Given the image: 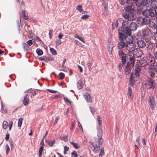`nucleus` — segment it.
Here are the masks:
<instances>
[{
	"mask_svg": "<svg viewBox=\"0 0 157 157\" xmlns=\"http://www.w3.org/2000/svg\"><path fill=\"white\" fill-rule=\"evenodd\" d=\"M129 22L127 21H124L122 23V27L121 29L119 30V35L122 39H123V37H125L124 33H127L129 34L131 33V31L129 27Z\"/></svg>",
	"mask_w": 157,
	"mask_h": 157,
	"instance_id": "nucleus-1",
	"label": "nucleus"
},
{
	"mask_svg": "<svg viewBox=\"0 0 157 157\" xmlns=\"http://www.w3.org/2000/svg\"><path fill=\"white\" fill-rule=\"evenodd\" d=\"M143 15L144 16L156 17L157 18V10L155 7H152L144 10L143 12Z\"/></svg>",
	"mask_w": 157,
	"mask_h": 157,
	"instance_id": "nucleus-2",
	"label": "nucleus"
},
{
	"mask_svg": "<svg viewBox=\"0 0 157 157\" xmlns=\"http://www.w3.org/2000/svg\"><path fill=\"white\" fill-rule=\"evenodd\" d=\"M122 63L123 65H124L126 62L127 59H129V62L132 64V65L133 66L134 65L135 59L133 57L130 55H126L121 57Z\"/></svg>",
	"mask_w": 157,
	"mask_h": 157,
	"instance_id": "nucleus-3",
	"label": "nucleus"
},
{
	"mask_svg": "<svg viewBox=\"0 0 157 157\" xmlns=\"http://www.w3.org/2000/svg\"><path fill=\"white\" fill-rule=\"evenodd\" d=\"M137 21L140 25H147L150 23L151 19L147 16L144 17H140L137 18Z\"/></svg>",
	"mask_w": 157,
	"mask_h": 157,
	"instance_id": "nucleus-4",
	"label": "nucleus"
},
{
	"mask_svg": "<svg viewBox=\"0 0 157 157\" xmlns=\"http://www.w3.org/2000/svg\"><path fill=\"white\" fill-rule=\"evenodd\" d=\"M123 17L128 21H132L135 20L136 18V14L133 12L128 11L123 14Z\"/></svg>",
	"mask_w": 157,
	"mask_h": 157,
	"instance_id": "nucleus-5",
	"label": "nucleus"
},
{
	"mask_svg": "<svg viewBox=\"0 0 157 157\" xmlns=\"http://www.w3.org/2000/svg\"><path fill=\"white\" fill-rule=\"evenodd\" d=\"M155 81L152 79L147 80L144 83V85L147 89L154 88L155 86Z\"/></svg>",
	"mask_w": 157,
	"mask_h": 157,
	"instance_id": "nucleus-6",
	"label": "nucleus"
},
{
	"mask_svg": "<svg viewBox=\"0 0 157 157\" xmlns=\"http://www.w3.org/2000/svg\"><path fill=\"white\" fill-rule=\"evenodd\" d=\"M126 49L129 52H133L135 49V45L132 43V40H129L128 41H126Z\"/></svg>",
	"mask_w": 157,
	"mask_h": 157,
	"instance_id": "nucleus-7",
	"label": "nucleus"
},
{
	"mask_svg": "<svg viewBox=\"0 0 157 157\" xmlns=\"http://www.w3.org/2000/svg\"><path fill=\"white\" fill-rule=\"evenodd\" d=\"M148 104L151 109L154 110L155 108L156 103L154 97L152 96H150L148 98Z\"/></svg>",
	"mask_w": 157,
	"mask_h": 157,
	"instance_id": "nucleus-8",
	"label": "nucleus"
},
{
	"mask_svg": "<svg viewBox=\"0 0 157 157\" xmlns=\"http://www.w3.org/2000/svg\"><path fill=\"white\" fill-rule=\"evenodd\" d=\"M100 118L99 117V144H101L103 141V139L102 138V131L101 130V121L100 120Z\"/></svg>",
	"mask_w": 157,
	"mask_h": 157,
	"instance_id": "nucleus-9",
	"label": "nucleus"
},
{
	"mask_svg": "<svg viewBox=\"0 0 157 157\" xmlns=\"http://www.w3.org/2000/svg\"><path fill=\"white\" fill-rule=\"evenodd\" d=\"M101 9L103 14L105 15L109 14V11L108 9V2L105 0L104 3H102Z\"/></svg>",
	"mask_w": 157,
	"mask_h": 157,
	"instance_id": "nucleus-10",
	"label": "nucleus"
},
{
	"mask_svg": "<svg viewBox=\"0 0 157 157\" xmlns=\"http://www.w3.org/2000/svg\"><path fill=\"white\" fill-rule=\"evenodd\" d=\"M146 41L144 40L139 39L137 41L138 47L141 48H144L146 47Z\"/></svg>",
	"mask_w": 157,
	"mask_h": 157,
	"instance_id": "nucleus-11",
	"label": "nucleus"
},
{
	"mask_svg": "<svg viewBox=\"0 0 157 157\" xmlns=\"http://www.w3.org/2000/svg\"><path fill=\"white\" fill-rule=\"evenodd\" d=\"M130 64L132 65L130 62H128L124 67V70L126 75H128L131 72L132 68Z\"/></svg>",
	"mask_w": 157,
	"mask_h": 157,
	"instance_id": "nucleus-12",
	"label": "nucleus"
},
{
	"mask_svg": "<svg viewBox=\"0 0 157 157\" xmlns=\"http://www.w3.org/2000/svg\"><path fill=\"white\" fill-rule=\"evenodd\" d=\"M107 49L109 51V53L110 55L112 54V51L113 47V42L111 39H110L108 40V44L107 45Z\"/></svg>",
	"mask_w": 157,
	"mask_h": 157,
	"instance_id": "nucleus-13",
	"label": "nucleus"
},
{
	"mask_svg": "<svg viewBox=\"0 0 157 157\" xmlns=\"http://www.w3.org/2000/svg\"><path fill=\"white\" fill-rule=\"evenodd\" d=\"M124 34V35L125 34V35H124V36L125 37H123L124 38L122 39L120 36H119L120 40H125L126 43V41H129V40H132V43H133V38L132 36H131V32L129 33V34H128L127 33H126Z\"/></svg>",
	"mask_w": 157,
	"mask_h": 157,
	"instance_id": "nucleus-14",
	"label": "nucleus"
},
{
	"mask_svg": "<svg viewBox=\"0 0 157 157\" xmlns=\"http://www.w3.org/2000/svg\"><path fill=\"white\" fill-rule=\"evenodd\" d=\"M133 55H135L137 58L141 57L142 55L143 52L139 48L136 49L133 51Z\"/></svg>",
	"mask_w": 157,
	"mask_h": 157,
	"instance_id": "nucleus-15",
	"label": "nucleus"
},
{
	"mask_svg": "<svg viewBox=\"0 0 157 157\" xmlns=\"http://www.w3.org/2000/svg\"><path fill=\"white\" fill-rule=\"evenodd\" d=\"M148 0H142L140 2H135L136 5V6H140L142 5L143 6H147L148 4Z\"/></svg>",
	"mask_w": 157,
	"mask_h": 157,
	"instance_id": "nucleus-16",
	"label": "nucleus"
},
{
	"mask_svg": "<svg viewBox=\"0 0 157 157\" xmlns=\"http://www.w3.org/2000/svg\"><path fill=\"white\" fill-rule=\"evenodd\" d=\"M126 6L125 8V10L127 12L128 11H129L130 10H132V3L130 1H128L127 2H126Z\"/></svg>",
	"mask_w": 157,
	"mask_h": 157,
	"instance_id": "nucleus-17",
	"label": "nucleus"
},
{
	"mask_svg": "<svg viewBox=\"0 0 157 157\" xmlns=\"http://www.w3.org/2000/svg\"><path fill=\"white\" fill-rule=\"evenodd\" d=\"M135 75L132 73H131L130 75V81L129 82V85L131 86H133L135 83Z\"/></svg>",
	"mask_w": 157,
	"mask_h": 157,
	"instance_id": "nucleus-18",
	"label": "nucleus"
},
{
	"mask_svg": "<svg viewBox=\"0 0 157 157\" xmlns=\"http://www.w3.org/2000/svg\"><path fill=\"white\" fill-rule=\"evenodd\" d=\"M84 97L86 101L87 102H90L92 101V98L89 94V93L86 92L83 94Z\"/></svg>",
	"mask_w": 157,
	"mask_h": 157,
	"instance_id": "nucleus-19",
	"label": "nucleus"
},
{
	"mask_svg": "<svg viewBox=\"0 0 157 157\" xmlns=\"http://www.w3.org/2000/svg\"><path fill=\"white\" fill-rule=\"evenodd\" d=\"M137 25L136 23L134 22H132L129 25V28L130 29V31H135L136 30L137 28Z\"/></svg>",
	"mask_w": 157,
	"mask_h": 157,
	"instance_id": "nucleus-20",
	"label": "nucleus"
},
{
	"mask_svg": "<svg viewBox=\"0 0 157 157\" xmlns=\"http://www.w3.org/2000/svg\"><path fill=\"white\" fill-rule=\"evenodd\" d=\"M28 97V94H26L24 96V100H23V104L25 106H27L29 103V100Z\"/></svg>",
	"mask_w": 157,
	"mask_h": 157,
	"instance_id": "nucleus-21",
	"label": "nucleus"
},
{
	"mask_svg": "<svg viewBox=\"0 0 157 157\" xmlns=\"http://www.w3.org/2000/svg\"><path fill=\"white\" fill-rule=\"evenodd\" d=\"M155 72L154 68H151V67H149L148 70V72L152 78H153L155 76Z\"/></svg>",
	"mask_w": 157,
	"mask_h": 157,
	"instance_id": "nucleus-22",
	"label": "nucleus"
},
{
	"mask_svg": "<svg viewBox=\"0 0 157 157\" xmlns=\"http://www.w3.org/2000/svg\"><path fill=\"white\" fill-rule=\"evenodd\" d=\"M148 63L151 66H153L155 63V60L154 58L151 56H150L149 59L148 60Z\"/></svg>",
	"mask_w": 157,
	"mask_h": 157,
	"instance_id": "nucleus-23",
	"label": "nucleus"
},
{
	"mask_svg": "<svg viewBox=\"0 0 157 157\" xmlns=\"http://www.w3.org/2000/svg\"><path fill=\"white\" fill-rule=\"evenodd\" d=\"M135 71V74L136 76H139L140 75L141 71L140 67L139 66L136 67Z\"/></svg>",
	"mask_w": 157,
	"mask_h": 157,
	"instance_id": "nucleus-24",
	"label": "nucleus"
},
{
	"mask_svg": "<svg viewBox=\"0 0 157 157\" xmlns=\"http://www.w3.org/2000/svg\"><path fill=\"white\" fill-rule=\"evenodd\" d=\"M127 95L129 98H131V99L133 98L132 89V88L130 87H128V88Z\"/></svg>",
	"mask_w": 157,
	"mask_h": 157,
	"instance_id": "nucleus-25",
	"label": "nucleus"
},
{
	"mask_svg": "<svg viewBox=\"0 0 157 157\" xmlns=\"http://www.w3.org/2000/svg\"><path fill=\"white\" fill-rule=\"evenodd\" d=\"M121 40V41L119 42L117 45V47L119 49H121L123 48L125 45V43L124 42V40Z\"/></svg>",
	"mask_w": 157,
	"mask_h": 157,
	"instance_id": "nucleus-26",
	"label": "nucleus"
},
{
	"mask_svg": "<svg viewBox=\"0 0 157 157\" xmlns=\"http://www.w3.org/2000/svg\"><path fill=\"white\" fill-rule=\"evenodd\" d=\"M137 6V13L139 14H140L142 13L143 14V12L144 11H143L144 9V6L140 5V6Z\"/></svg>",
	"mask_w": 157,
	"mask_h": 157,
	"instance_id": "nucleus-27",
	"label": "nucleus"
},
{
	"mask_svg": "<svg viewBox=\"0 0 157 157\" xmlns=\"http://www.w3.org/2000/svg\"><path fill=\"white\" fill-rule=\"evenodd\" d=\"M140 137H137L136 138V141L135 142V146L138 149H139L140 147Z\"/></svg>",
	"mask_w": 157,
	"mask_h": 157,
	"instance_id": "nucleus-28",
	"label": "nucleus"
},
{
	"mask_svg": "<svg viewBox=\"0 0 157 157\" xmlns=\"http://www.w3.org/2000/svg\"><path fill=\"white\" fill-rule=\"evenodd\" d=\"M140 63L141 67H144L147 65V62L145 59L142 58L140 61Z\"/></svg>",
	"mask_w": 157,
	"mask_h": 157,
	"instance_id": "nucleus-29",
	"label": "nucleus"
},
{
	"mask_svg": "<svg viewBox=\"0 0 157 157\" xmlns=\"http://www.w3.org/2000/svg\"><path fill=\"white\" fill-rule=\"evenodd\" d=\"M22 44L24 51H28L29 50V47L27 44L23 42L22 43Z\"/></svg>",
	"mask_w": 157,
	"mask_h": 157,
	"instance_id": "nucleus-30",
	"label": "nucleus"
},
{
	"mask_svg": "<svg viewBox=\"0 0 157 157\" xmlns=\"http://www.w3.org/2000/svg\"><path fill=\"white\" fill-rule=\"evenodd\" d=\"M118 26V22L117 20L114 21L112 24L113 29H114L115 28H117Z\"/></svg>",
	"mask_w": 157,
	"mask_h": 157,
	"instance_id": "nucleus-31",
	"label": "nucleus"
},
{
	"mask_svg": "<svg viewBox=\"0 0 157 157\" xmlns=\"http://www.w3.org/2000/svg\"><path fill=\"white\" fill-rule=\"evenodd\" d=\"M118 54L120 58H121L122 56H124L126 54L124 53L123 49H120L118 51Z\"/></svg>",
	"mask_w": 157,
	"mask_h": 157,
	"instance_id": "nucleus-32",
	"label": "nucleus"
},
{
	"mask_svg": "<svg viewBox=\"0 0 157 157\" xmlns=\"http://www.w3.org/2000/svg\"><path fill=\"white\" fill-rule=\"evenodd\" d=\"M70 143L71 144L73 147L76 149H78L80 148V146L78 145V143H75L71 141Z\"/></svg>",
	"mask_w": 157,
	"mask_h": 157,
	"instance_id": "nucleus-33",
	"label": "nucleus"
},
{
	"mask_svg": "<svg viewBox=\"0 0 157 157\" xmlns=\"http://www.w3.org/2000/svg\"><path fill=\"white\" fill-rule=\"evenodd\" d=\"M77 86L79 89H80L82 87V80H79L78 82Z\"/></svg>",
	"mask_w": 157,
	"mask_h": 157,
	"instance_id": "nucleus-34",
	"label": "nucleus"
},
{
	"mask_svg": "<svg viewBox=\"0 0 157 157\" xmlns=\"http://www.w3.org/2000/svg\"><path fill=\"white\" fill-rule=\"evenodd\" d=\"M8 123L6 121H4L2 123V128L4 129H6L7 128Z\"/></svg>",
	"mask_w": 157,
	"mask_h": 157,
	"instance_id": "nucleus-35",
	"label": "nucleus"
},
{
	"mask_svg": "<svg viewBox=\"0 0 157 157\" xmlns=\"http://www.w3.org/2000/svg\"><path fill=\"white\" fill-rule=\"evenodd\" d=\"M76 10L79 12L81 13L83 11L82 9V6L81 5H79L76 7Z\"/></svg>",
	"mask_w": 157,
	"mask_h": 157,
	"instance_id": "nucleus-36",
	"label": "nucleus"
},
{
	"mask_svg": "<svg viewBox=\"0 0 157 157\" xmlns=\"http://www.w3.org/2000/svg\"><path fill=\"white\" fill-rule=\"evenodd\" d=\"M21 13L23 15V18L25 20H28V16L26 15L25 11V10H22L21 12Z\"/></svg>",
	"mask_w": 157,
	"mask_h": 157,
	"instance_id": "nucleus-37",
	"label": "nucleus"
},
{
	"mask_svg": "<svg viewBox=\"0 0 157 157\" xmlns=\"http://www.w3.org/2000/svg\"><path fill=\"white\" fill-rule=\"evenodd\" d=\"M36 52L37 54L39 56H41L43 54V52L42 51V50L39 48H37L36 49Z\"/></svg>",
	"mask_w": 157,
	"mask_h": 157,
	"instance_id": "nucleus-38",
	"label": "nucleus"
},
{
	"mask_svg": "<svg viewBox=\"0 0 157 157\" xmlns=\"http://www.w3.org/2000/svg\"><path fill=\"white\" fill-rule=\"evenodd\" d=\"M50 51L54 55H57V53L55 49L54 48H50Z\"/></svg>",
	"mask_w": 157,
	"mask_h": 157,
	"instance_id": "nucleus-39",
	"label": "nucleus"
},
{
	"mask_svg": "<svg viewBox=\"0 0 157 157\" xmlns=\"http://www.w3.org/2000/svg\"><path fill=\"white\" fill-rule=\"evenodd\" d=\"M23 120V119L21 117L19 119L18 123V127H21Z\"/></svg>",
	"mask_w": 157,
	"mask_h": 157,
	"instance_id": "nucleus-40",
	"label": "nucleus"
},
{
	"mask_svg": "<svg viewBox=\"0 0 157 157\" xmlns=\"http://www.w3.org/2000/svg\"><path fill=\"white\" fill-rule=\"evenodd\" d=\"M56 142L55 140H53L52 141H50L48 143V144L50 147L53 146Z\"/></svg>",
	"mask_w": 157,
	"mask_h": 157,
	"instance_id": "nucleus-41",
	"label": "nucleus"
},
{
	"mask_svg": "<svg viewBox=\"0 0 157 157\" xmlns=\"http://www.w3.org/2000/svg\"><path fill=\"white\" fill-rule=\"evenodd\" d=\"M9 143L11 150H13L14 149V144L13 140H10Z\"/></svg>",
	"mask_w": 157,
	"mask_h": 157,
	"instance_id": "nucleus-42",
	"label": "nucleus"
},
{
	"mask_svg": "<svg viewBox=\"0 0 157 157\" xmlns=\"http://www.w3.org/2000/svg\"><path fill=\"white\" fill-rule=\"evenodd\" d=\"M43 146H41L39 150V156H40V155H42V151L43 150Z\"/></svg>",
	"mask_w": 157,
	"mask_h": 157,
	"instance_id": "nucleus-43",
	"label": "nucleus"
},
{
	"mask_svg": "<svg viewBox=\"0 0 157 157\" xmlns=\"http://www.w3.org/2000/svg\"><path fill=\"white\" fill-rule=\"evenodd\" d=\"M104 148L103 147L101 150L100 153L99 155V157H102L104 154Z\"/></svg>",
	"mask_w": 157,
	"mask_h": 157,
	"instance_id": "nucleus-44",
	"label": "nucleus"
},
{
	"mask_svg": "<svg viewBox=\"0 0 157 157\" xmlns=\"http://www.w3.org/2000/svg\"><path fill=\"white\" fill-rule=\"evenodd\" d=\"M5 149L6 154L7 155L9 153L10 151V147L8 144H6V145Z\"/></svg>",
	"mask_w": 157,
	"mask_h": 157,
	"instance_id": "nucleus-45",
	"label": "nucleus"
},
{
	"mask_svg": "<svg viewBox=\"0 0 157 157\" xmlns=\"http://www.w3.org/2000/svg\"><path fill=\"white\" fill-rule=\"evenodd\" d=\"M75 38H78L81 41L84 43V41L83 40V39L82 37L79 36L77 34L75 35Z\"/></svg>",
	"mask_w": 157,
	"mask_h": 157,
	"instance_id": "nucleus-46",
	"label": "nucleus"
},
{
	"mask_svg": "<svg viewBox=\"0 0 157 157\" xmlns=\"http://www.w3.org/2000/svg\"><path fill=\"white\" fill-rule=\"evenodd\" d=\"M59 75L60 77L59 79H63L64 78L65 75L62 72H60L59 74Z\"/></svg>",
	"mask_w": 157,
	"mask_h": 157,
	"instance_id": "nucleus-47",
	"label": "nucleus"
},
{
	"mask_svg": "<svg viewBox=\"0 0 157 157\" xmlns=\"http://www.w3.org/2000/svg\"><path fill=\"white\" fill-rule=\"evenodd\" d=\"M71 157H77L78 156V154L75 151H73L71 154Z\"/></svg>",
	"mask_w": 157,
	"mask_h": 157,
	"instance_id": "nucleus-48",
	"label": "nucleus"
},
{
	"mask_svg": "<svg viewBox=\"0 0 157 157\" xmlns=\"http://www.w3.org/2000/svg\"><path fill=\"white\" fill-rule=\"evenodd\" d=\"M60 138L62 140H63L65 142H66L68 140V136H64L61 137Z\"/></svg>",
	"mask_w": 157,
	"mask_h": 157,
	"instance_id": "nucleus-49",
	"label": "nucleus"
},
{
	"mask_svg": "<svg viewBox=\"0 0 157 157\" xmlns=\"http://www.w3.org/2000/svg\"><path fill=\"white\" fill-rule=\"evenodd\" d=\"M69 147H68L67 146H64L63 151L64 154H66L67 153V151L69 150Z\"/></svg>",
	"mask_w": 157,
	"mask_h": 157,
	"instance_id": "nucleus-50",
	"label": "nucleus"
},
{
	"mask_svg": "<svg viewBox=\"0 0 157 157\" xmlns=\"http://www.w3.org/2000/svg\"><path fill=\"white\" fill-rule=\"evenodd\" d=\"M124 65L122 63H119L118 65V69L119 71H121L122 67H123Z\"/></svg>",
	"mask_w": 157,
	"mask_h": 157,
	"instance_id": "nucleus-51",
	"label": "nucleus"
},
{
	"mask_svg": "<svg viewBox=\"0 0 157 157\" xmlns=\"http://www.w3.org/2000/svg\"><path fill=\"white\" fill-rule=\"evenodd\" d=\"M53 30L51 29L49 32V38L50 39H52L53 36Z\"/></svg>",
	"mask_w": 157,
	"mask_h": 157,
	"instance_id": "nucleus-52",
	"label": "nucleus"
},
{
	"mask_svg": "<svg viewBox=\"0 0 157 157\" xmlns=\"http://www.w3.org/2000/svg\"><path fill=\"white\" fill-rule=\"evenodd\" d=\"M92 63L91 62H88L87 64L88 68H89V70L90 69L91 67L92 66Z\"/></svg>",
	"mask_w": 157,
	"mask_h": 157,
	"instance_id": "nucleus-53",
	"label": "nucleus"
},
{
	"mask_svg": "<svg viewBox=\"0 0 157 157\" xmlns=\"http://www.w3.org/2000/svg\"><path fill=\"white\" fill-rule=\"evenodd\" d=\"M27 44L29 46H31L32 45L33 41L31 40H29L27 42Z\"/></svg>",
	"mask_w": 157,
	"mask_h": 157,
	"instance_id": "nucleus-54",
	"label": "nucleus"
},
{
	"mask_svg": "<svg viewBox=\"0 0 157 157\" xmlns=\"http://www.w3.org/2000/svg\"><path fill=\"white\" fill-rule=\"evenodd\" d=\"M119 2L122 5H123L125 4L126 2L128 1L126 0H119Z\"/></svg>",
	"mask_w": 157,
	"mask_h": 157,
	"instance_id": "nucleus-55",
	"label": "nucleus"
},
{
	"mask_svg": "<svg viewBox=\"0 0 157 157\" xmlns=\"http://www.w3.org/2000/svg\"><path fill=\"white\" fill-rule=\"evenodd\" d=\"M89 17V15H83L82 17V18L83 19H86L88 18Z\"/></svg>",
	"mask_w": 157,
	"mask_h": 157,
	"instance_id": "nucleus-56",
	"label": "nucleus"
},
{
	"mask_svg": "<svg viewBox=\"0 0 157 157\" xmlns=\"http://www.w3.org/2000/svg\"><path fill=\"white\" fill-rule=\"evenodd\" d=\"M47 90L51 93H55L57 92V91L56 90H52L48 89Z\"/></svg>",
	"mask_w": 157,
	"mask_h": 157,
	"instance_id": "nucleus-57",
	"label": "nucleus"
},
{
	"mask_svg": "<svg viewBox=\"0 0 157 157\" xmlns=\"http://www.w3.org/2000/svg\"><path fill=\"white\" fill-rule=\"evenodd\" d=\"M153 39L157 41V33L155 34L152 37Z\"/></svg>",
	"mask_w": 157,
	"mask_h": 157,
	"instance_id": "nucleus-58",
	"label": "nucleus"
},
{
	"mask_svg": "<svg viewBox=\"0 0 157 157\" xmlns=\"http://www.w3.org/2000/svg\"><path fill=\"white\" fill-rule=\"evenodd\" d=\"M59 118V117H56V120L54 123V125H56L57 124Z\"/></svg>",
	"mask_w": 157,
	"mask_h": 157,
	"instance_id": "nucleus-59",
	"label": "nucleus"
},
{
	"mask_svg": "<svg viewBox=\"0 0 157 157\" xmlns=\"http://www.w3.org/2000/svg\"><path fill=\"white\" fill-rule=\"evenodd\" d=\"M56 44L57 45H58L60 44L61 43V40H58L56 42Z\"/></svg>",
	"mask_w": 157,
	"mask_h": 157,
	"instance_id": "nucleus-60",
	"label": "nucleus"
},
{
	"mask_svg": "<svg viewBox=\"0 0 157 157\" xmlns=\"http://www.w3.org/2000/svg\"><path fill=\"white\" fill-rule=\"evenodd\" d=\"M9 136H10L9 134H8V133H7L6 135V136H5V140L6 141H8L9 139Z\"/></svg>",
	"mask_w": 157,
	"mask_h": 157,
	"instance_id": "nucleus-61",
	"label": "nucleus"
},
{
	"mask_svg": "<svg viewBox=\"0 0 157 157\" xmlns=\"http://www.w3.org/2000/svg\"><path fill=\"white\" fill-rule=\"evenodd\" d=\"M64 99L65 101L67 103H68L70 105H71V102H70V101L68 99H67V98H64Z\"/></svg>",
	"mask_w": 157,
	"mask_h": 157,
	"instance_id": "nucleus-62",
	"label": "nucleus"
},
{
	"mask_svg": "<svg viewBox=\"0 0 157 157\" xmlns=\"http://www.w3.org/2000/svg\"><path fill=\"white\" fill-rule=\"evenodd\" d=\"M89 108H90V110L91 113H93H93L95 112L94 108H93L91 107H90Z\"/></svg>",
	"mask_w": 157,
	"mask_h": 157,
	"instance_id": "nucleus-63",
	"label": "nucleus"
},
{
	"mask_svg": "<svg viewBox=\"0 0 157 157\" xmlns=\"http://www.w3.org/2000/svg\"><path fill=\"white\" fill-rule=\"evenodd\" d=\"M78 68L79 69V70L80 72H83V69L82 68V67L80 65L78 66Z\"/></svg>",
	"mask_w": 157,
	"mask_h": 157,
	"instance_id": "nucleus-64",
	"label": "nucleus"
}]
</instances>
